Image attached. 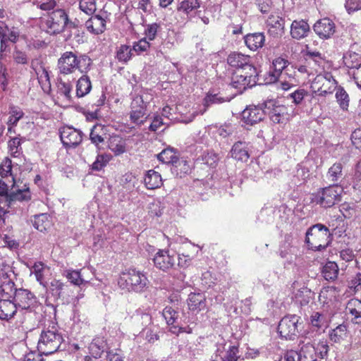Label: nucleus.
Returning a JSON list of instances; mask_svg holds the SVG:
<instances>
[{
	"label": "nucleus",
	"mask_w": 361,
	"mask_h": 361,
	"mask_svg": "<svg viewBox=\"0 0 361 361\" xmlns=\"http://www.w3.org/2000/svg\"><path fill=\"white\" fill-rule=\"evenodd\" d=\"M154 96L152 90L147 88H136L132 94L131 106L134 108H144L147 110L150 102L153 100Z\"/></svg>",
	"instance_id": "12"
},
{
	"label": "nucleus",
	"mask_w": 361,
	"mask_h": 361,
	"mask_svg": "<svg viewBox=\"0 0 361 361\" xmlns=\"http://www.w3.org/2000/svg\"><path fill=\"white\" fill-rule=\"evenodd\" d=\"M144 183L147 189L154 190L162 185L163 180L160 173L152 169L145 174Z\"/></svg>",
	"instance_id": "27"
},
{
	"label": "nucleus",
	"mask_w": 361,
	"mask_h": 361,
	"mask_svg": "<svg viewBox=\"0 0 361 361\" xmlns=\"http://www.w3.org/2000/svg\"><path fill=\"white\" fill-rule=\"evenodd\" d=\"M300 320V317L295 314L283 317L278 326V331L280 336L286 339H292L298 333Z\"/></svg>",
	"instance_id": "8"
},
{
	"label": "nucleus",
	"mask_w": 361,
	"mask_h": 361,
	"mask_svg": "<svg viewBox=\"0 0 361 361\" xmlns=\"http://www.w3.org/2000/svg\"><path fill=\"white\" fill-rule=\"evenodd\" d=\"M310 32V27L305 20H295L290 25V35L293 39H301L306 37Z\"/></svg>",
	"instance_id": "20"
},
{
	"label": "nucleus",
	"mask_w": 361,
	"mask_h": 361,
	"mask_svg": "<svg viewBox=\"0 0 361 361\" xmlns=\"http://www.w3.org/2000/svg\"><path fill=\"white\" fill-rule=\"evenodd\" d=\"M297 353L299 361H318L315 347L310 343L304 344Z\"/></svg>",
	"instance_id": "29"
},
{
	"label": "nucleus",
	"mask_w": 361,
	"mask_h": 361,
	"mask_svg": "<svg viewBox=\"0 0 361 361\" xmlns=\"http://www.w3.org/2000/svg\"><path fill=\"white\" fill-rule=\"evenodd\" d=\"M229 100L222 97L219 93L209 92L204 99V109L200 110V114H203L209 106L212 104H219Z\"/></svg>",
	"instance_id": "39"
},
{
	"label": "nucleus",
	"mask_w": 361,
	"mask_h": 361,
	"mask_svg": "<svg viewBox=\"0 0 361 361\" xmlns=\"http://www.w3.org/2000/svg\"><path fill=\"white\" fill-rule=\"evenodd\" d=\"M200 7L198 0H183L178 7L179 11H182L185 13H189L192 11Z\"/></svg>",
	"instance_id": "56"
},
{
	"label": "nucleus",
	"mask_w": 361,
	"mask_h": 361,
	"mask_svg": "<svg viewBox=\"0 0 361 361\" xmlns=\"http://www.w3.org/2000/svg\"><path fill=\"white\" fill-rule=\"evenodd\" d=\"M288 65V61L283 58L279 57L274 60L272 63L273 71L270 74V82L276 81L279 78H286L287 75L286 68Z\"/></svg>",
	"instance_id": "22"
},
{
	"label": "nucleus",
	"mask_w": 361,
	"mask_h": 361,
	"mask_svg": "<svg viewBox=\"0 0 361 361\" xmlns=\"http://www.w3.org/2000/svg\"><path fill=\"white\" fill-rule=\"evenodd\" d=\"M17 310L16 305L8 300H0V319L9 320L13 317Z\"/></svg>",
	"instance_id": "28"
},
{
	"label": "nucleus",
	"mask_w": 361,
	"mask_h": 361,
	"mask_svg": "<svg viewBox=\"0 0 361 361\" xmlns=\"http://www.w3.org/2000/svg\"><path fill=\"white\" fill-rule=\"evenodd\" d=\"M149 283L146 274L136 269H129L122 272L118 281L121 288L136 293L146 290Z\"/></svg>",
	"instance_id": "2"
},
{
	"label": "nucleus",
	"mask_w": 361,
	"mask_h": 361,
	"mask_svg": "<svg viewBox=\"0 0 361 361\" xmlns=\"http://www.w3.org/2000/svg\"><path fill=\"white\" fill-rule=\"evenodd\" d=\"M9 195L7 184L0 179V213L6 214L8 211V197Z\"/></svg>",
	"instance_id": "44"
},
{
	"label": "nucleus",
	"mask_w": 361,
	"mask_h": 361,
	"mask_svg": "<svg viewBox=\"0 0 361 361\" xmlns=\"http://www.w3.org/2000/svg\"><path fill=\"white\" fill-rule=\"evenodd\" d=\"M63 287L64 284L63 282L57 279H54L50 282L48 291L54 299L57 300L61 298Z\"/></svg>",
	"instance_id": "50"
},
{
	"label": "nucleus",
	"mask_w": 361,
	"mask_h": 361,
	"mask_svg": "<svg viewBox=\"0 0 361 361\" xmlns=\"http://www.w3.org/2000/svg\"><path fill=\"white\" fill-rule=\"evenodd\" d=\"M293 291L295 295V298L299 299L300 298L304 297V299L300 300L301 304H307L309 302V299L311 295V290L308 288L307 286L303 285L302 287L299 281H295L293 283Z\"/></svg>",
	"instance_id": "38"
},
{
	"label": "nucleus",
	"mask_w": 361,
	"mask_h": 361,
	"mask_svg": "<svg viewBox=\"0 0 361 361\" xmlns=\"http://www.w3.org/2000/svg\"><path fill=\"white\" fill-rule=\"evenodd\" d=\"M63 341V336L54 326L44 329L38 340L37 350L44 355H51L58 350Z\"/></svg>",
	"instance_id": "3"
},
{
	"label": "nucleus",
	"mask_w": 361,
	"mask_h": 361,
	"mask_svg": "<svg viewBox=\"0 0 361 361\" xmlns=\"http://www.w3.org/2000/svg\"><path fill=\"white\" fill-rule=\"evenodd\" d=\"M315 83H322L318 89L321 95H326L332 93L336 87V80L330 73H324L323 75H319L315 79Z\"/></svg>",
	"instance_id": "18"
},
{
	"label": "nucleus",
	"mask_w": 361,
	"mask_h": 361,
	"mask_svg": "<svg viewBox=\"0 0 361 361\" xmlns=\"http://www.w3.org/2000/svg\"><path fill=\"white\" fill-rule=\"evenodd\" d=\"M48 271V267L42 262H35L33 266L30 268L32 274L35 276L36 280L43 287H47V283L45 281L44 274Z\"/></svg>",
	"instance_id": "34"
},
{
	"label": "nucleus",
	"mask_w": 361,
	"mask_h": 361,
	"mask_svg": "<svg viewBox=\"0 0 361 361\" xmlns=\"http://www.w3.org/2000/svg\"><path fill=\"white\" fill-rule=\"evenodd\" d=\"M13 185L12 191L9 192L8 197V210L9 209H16L19 207V203L28 202L31 199V192L28 187L25 185L22 188H16L15 179L12 177Z\"/></svg>",
	"instance_id": "10"
},
{
	"label": "nucleus",
	"mask_w": 361,
	"mask_h": 361,
	"mask_svg": "<svg viewBox=\"0 0 361 361\" xmlns=\"http://www.w3.org/2000/svg\"><path fill=\"white\" fill-rule=\"evenodd\" d=\"M238 349L235 346H230L226 352H224V348H218L215 358H212V361H218L217 357L219 356L221 361H237Z\"/></svg>",
	"instance_id": "31"
},
{
	"label": "nucleus",
	"mask_w": 361,
	"mask_h": 361,
	"mask_svg": "<svg viewBox=\"0 0 361 361\" xmlns=\"http://www.w3.org/2000/svg\"><path fill=\"white\" fill-rule=\"evenodd\" d=\"M229 66L236 69L235 71H247V73L254 74L256 68L252 63L251 58L239 52H233L227 58Z\"/></svg>",
	"instance_id": "9"
},
{
	"label": "nucleus",
	"mask_w": 361,
	"mask_h": 361,
	"mask_svg": "<svg viewBox=\"0 0 361 361\" xmlns=\"http://www.w3.org/2000/svg\"><path fill=\"white\" fill-rule=\"evenodd\" d=\"M109 161V158L107 155L99 154L92 163V169L94 171H100L107 164Z\"/></svg>",
	"instance_id": "61"
},
{
	"label": "nucleus",
	"mask_w": 361,
	"mask_h": 361,
	"mask_svg": "<svg viewBox=\"0 0 361 361\" xmlns=\"http://www.w3.org/2000/svg\"><path fill=\"white\" fill-rule=\"evenodd\" d=\"M343 188L338 185H332L323 188L314 195L312 200L324 207H330L341 201Z\"/></svg>",
	"instance_id": "6"
},
{
	"label": "nucleus",
	"mask_w": 361,
	"mask_h": 361,
	"mask_svg": "<svg viewBox=\"0 0 361 361\" xmlns=\"http://www.w3.org/2000/svg\"><path fill=\"white\" fill-rule=\"evenodd\" d=\"M158 159L159 161L164 163H176V157L170 149H164L161 153L158 154Z\"/></svg>",
	"instance_id": "60"
},
{
	"label": "nucleus",
	"mask_w": 361,
	"mask_h": 361,
	"mask_svg": "<svg viewBox=\"0 0 361 361\" xmlns=\"http://www.w3.org/2000/svg\"><path fill=\"white\" fill-rule=\"evenodd\" d=\"M9 114L10 116L7 123L8 126H16L19 120L24 116L23 111L20 108L16 106L11 107Z\"/></svg>",
	"instance_id": "54"
},
{
	"label": "nucleus",
	"mask_w": 361,
	"mask_h": 361,
	"mask_svg": "<svg viewBox=\"0 0 361 361\" xmlns=\"http://www.w3.org/2000/svg\"><path fill=\"white\" fill-rule=\"evenodd\" d=\"M46 31L49 34H59L64 31L66 27H75V23L68 18L64 9L56 8L48 13L43 21Z\"/></svg>",
	"instance_id": "4"
},
{
	"label": "nucleus",
	"mask_w": 361,
	"mask_h": 361,
	"mask_svg": "<svg viewBox=\"0 0 361 361\" xmlns=\"http://www.w3.org/2000/svg\"><path fill=\"white\" fill-rule=\"evenodd\" d=\"M257 72L255 70V73H247V71H235L231 77V85L234 88L242 91L247 87H251L257 83Z\"/></svg>",
	"instance_id": "11"
},
{
	"label": "nucleus",
	"mask_w": 361,
	"mask_h": 361,
	"mask_svg": "<svg viewBox=\"0 0 361 361\" xmlns=\"http://www.w3.org/2000/svg\"><path fill=\"white\" fill-rule=\"evenodd\" d=\"M63 275L74 285L80 286L84 283L80 272L75 270H66Z\"/></svg>",
	"instance_id": "55"
},
{
	"label": "nucleus",
	"mask_w": 361,
	"mask_h": 361,
	"mask_svg": "<svg viewBox=\"0 0 361 361\" xmlns=\"http://www.w3.org/2000/svg\"><path fill=\"white\" fill-rule=\"evenodd\" d=\"M13 302L16 307L28 309L35 302V297L30 290L24 288L16 289Z\"/></svg>",
	"instance_id": "17"
},
{
	"label": "nucleus",
	"mask_w": 361,
	"mask_h": 361,
	"mask_svg": "<svg viewBox=\"0 0 361 361\" xmlns=\"http://www.w3.org/2000/svg\"><path fill=\"white\" fill-rule=\"evenodd\" d=\"M60 138L65 147H75L82 142V134L75 128L66 126L60 130Z\"/></svg>",
	"instance_id": "13"
},
{
	"label": "nucleus",
	"mask_w": 361,
	"mask_h": 361,
	"mask_svg": "<svg viewBox=\"0 0 361 361\" xmlns=\"http://www.w3.org/2000/svg\"><path fill=\"white\" fill-rule=\"evenodd\" d=\"M108 147L115 156H119L126 152V142L121 137L114 135L109 140Z\"/></svg>",
	"instance_id": "33"
},
{
	"label": "nucleus",
	"mask_w": 361,
	"mask_h": 361,
	"mask_svg": "<svg viewBox=\"0 0 361 361\" xmlns=\"http://www.w3.org/2000/svg\"><path fill=\"white\" fill-rule=\"evenodd\" d=\"M85 27L92 34H102L106 29V20L101 15L92 16L86 21Z\"/></svg>",
	"instance_id": "23"
},
{
	"label": "nucleus",
	"mask_w": 361,
	"mask_h": 361,
	"mask_svg": "<svg viewBox=\"0 0 361 361\" xmlns=\"http://www.w3.org/2000/svg\"><path fill=\"white\" fill-rule=\"evenodd\" d=\"M343 178V165L340 162L334 164L328 170L326 178L331 182L333 185L339 181Z\"/></svg>",
	"instance_id": "37"
},
{
	"label": "nucleus",
	"mask_w": 361,
	"mask_h": 361,
	"mask_svg": "<svg viewBox=\"0 0 361 361\" xmlns=\"http://www.w3.org/2000/svg\"><path fill=\"white\" fill-rule=\"evenodd\" d=\"M263 105L265 114L269 115L274 123H284L289 120L290 115L288 112V108L285 105L279 104L276 101L272 99L266 101Z\"/></svg>",
	"instance_id": "7"
},
{
	"label": "nucleus",
	"mask_w": 361,
	"mask_h": 361,
	"mask_svg": "<svg viewBox=\"0 0 361 361\" xmlns=\"http://www.w3.org/2000/svg\"><path fill=\"white\" fill-rule=\"evenodd\" d=\"M72 90V85L69 82H64L61 79H58L57 82V93L63 96L66 99H70L71 92Z\"/></svg>",
	"instance_id": "51"
},
{
	"label": "nucleus",
	"mask_w": 361,
	"mask_h": 361,
	"mask_svg": "<svg viewBox=\"0 0 361 361\" xmlns=\"http://www.w3.org/2000/svg\"><path fill=\"white\" fill-rule=\"evenodd\" d=\"M162 315L169 325H173L177 323L178 312L172 307H166L162 312Z\"/></svg>",
	"instance_id": "52"
},
{
	"label": "nucleus",
	"mask_w": 361,
	"mask_h": 361,
	"mask_svg": "<svg viewBox=\"0 0 361 361\" xmlns=\"http://www.w3.org/2000/svg\"><path fill=\"white\" fill-rule=\"evenodd\" d=\"M336 99L341 109L343 111L348 110L349 106L350 98L348 94L343 89L339 86L336 87Z\"/></svg>",
	"instance_id": "46"
},
{
	"label": "nucleus",
	"mask_w": 361,
	"mask_h": 361,
	"mask_svg": "<svg viewBox=\"0 0 361 361\" xmlns=\"http://www.w3.org/2000/svg\"><path fill=\"white\" fill-rule=\"evenodd\" d=\"M92 59L86 54L77 56L75 52L66 51L58 59L57 67L61 74L74 73L77 70L81 73H87L92 66Z\"/></svg>",
	"instance_id": "1"
},
{
	"label": "nucleus",
	"mask_w": 361,
	"mask_h": 361,
	"mask_svg": "<svg viewBox=\"0 0 361 361\" xmlns=\"http://www.w3.org/2000/svg\"><path fill=\"white\" fill-rule=\"evenodd\" d=\"M337 288L335 286L324 287L319 295V300L321 303L328 304L336 298Z\"/></svg>",
	"instance_id": "47"
},
{
	"label": "nucleus",
	"mask_w": 361,
	"mask_h": 361,
	"mask_svg": "<svg viewBox=\"0 0 361 361\" xmlns=\"http://www.w3.org/2000/svg\"><path fill=\"white\" fill-rule=\"evenodd\" d=\"M329 347L326 341H320L317 347H315V350H317V357L321 359H324L327 356L329 352Z\"/></svg>",
	"instance_id": "63"
},
{
	"label": "nucleus",
	"mask_w": 361,
	"mask_h": 361,
	"mask_svg": "<svg viewBox=\"0 0 361 361\" xmlns=\"http://www.w3.org/2000/svg\"><path fill=\"white\" fill-rule=\"evenodd\" d=\"M129 114L131 123L136 126H141L144 124L148 117L147 110H145L144 108L141 107L136 109L131 105Z\"/></svg>",
	"instance_id": "35"
},
{
	"label": "nucleus",
	"mask_w": 361,
	"mask_h": 361,
	"mask_svg": "<svg viewBox=\"0 0 361 361\" xmlns=\"http://www.w3.org/2000/svg\"><path fill=\"white\" fill-rule=\"evenodd\" d=\"M116 57L119 62L126 63L132 57L133 53L130 46L122 44L117 47Z\"/></svg>",
	"instance_id": "48"
},
{
	"label": "nucleus",
	"mask_w": 361,
	"mask_h": 361,
	"mask_svg": "<svg viewBox=\"0 0 361 361\" xmlns=\"http://www.w3.org/2000/svg\"><path fill=\"white\" fill-rule=\"evenodd\" d=\"M149 42L147 40V38H142L138 42H135L133 46V52H135L140 54L144 51H146L149 48Z\"/></svg>",
	"instance_id": "62"
},
{
	"label": "nucleus",
	"mask_w": 361,
	"mask_h": 361,
	"mask_svg": "<svg viewBox=\"0 0 361 361\" xmlns=\"http://www.w3.org/2000/svg\"><path fill=\"white\" fill-rule=\"evenodd\" d=\"M79 7L85 13L91 15L96 11L95 0H80Z\"/></svg>",
	"instance_id": "58"
},
{
	"label": "nucleus",
	"mask_w": 361,
	"mask_h": 361,
	"mask_svg": "<svg viewBox=\"0 0 361 361\" xmlns=\"http://www.w3.org/2000/svg\"><path fill=\"white\" fill-rule=\"evenodd\" d=\"M12 167L11 159L8 157L4 158L0 164V176L1 178H6L12 176Z\"/></svg>",
	"instance_id": "57"
},
{
	"label": "nucleus",
	"mask_w": 361,
	"mask_h": 361,
	"mask_svg": "<svg viewBox=\"0 0 361 361\" xmlns=\"http://www.w3.org/2000/svg\"><path fill=\"white\" fill-rule=\"evenodd\" d=\"M188 305L190 311L199 312L206 309V296L202 293H191L188 295Z\"/></svg>",
	"instance_id": "21"
},
{
	"label": "nucleus",
	"mask_w": 361,
	"mask_h": 361,
	"mask_svg": "<svg viewBox=\"0 0 361 361\" xmlns=\"http://www.w3.org/2000/svg\"><path fill=\"white\" fill-rule=\"evenodd\" d=\"M33 226L38 231L43 232L50 226L49 216L46 214L35 216Z\"/></svg>",
	"instance_id": "49"
},
{
	"label": "nucleus",
	"mask_w": 361,
	"mask_h": 361,
	"mask_svg": "<svg viewBox=\"0 0 361 361\" xmlns=\"http://www.w3.org/2000/svg\"><path fill=\"white\" fill-rule=\"evenodd\" d=\"M264 106H249L242 112L243 121L249 125H254L261 121L265 115Z\"/></svg>",
	"instance_id": "15"
},
{
	"label": "nucleus",
	"mask_w": 361,
	"mask_h": 361,
	"mask_svg": "<svg viewBox=\"0 0 361 361\" xmlns=\"http://www.w3.org/2000/svg\"><path fill=\"white\" fill-rule=\"evenodd\" d=\"M160 30V25L157 23L148 24L145 27V34L149 40H154L158 31Z\"/></svg>",
	"instance_id": "59"
},
{
	"label": "nucleus",
	"mask_w": 361,
	"mask_h": 361,
	"mask_svg": "<svg viewBox=\"0 0 361 361\" xmlns=\"http://www.w3.org/2000/svg\"><path fill=\"white\" fill-rule=\"evenodd\" d=\"M313 30L321 39H329L335 33L336 26L331 19L324 18L314 23Z\"/></svg>",
	"instance_id": "14"
},
{
	"label": "nucleus",
	"mask_w": 361,
	"mask_h": 361,
	"mask_svg": "<svg viewBox=\"0 0 361 361\" xmlns=\"http://www.w3.org/2000/svg\"><path fill=\"white\" fill-rule=\"evenodd\" d=\"M308 95L307 91L304 89L298 88L293 92L288 94L286 96L287 99H292V102L295 105H299L302 103L304 98Z\"/></svg>",
	"instance_id": "53"
},
{
	"label": "nucleus",
	"mask_w": 361,
	"mask_h": 361,
	"mask_svg": "<svg viewBox=\"0 0 361 361\" xmlns=\"http://www.w3.org/2000/svg\"><path fill=\"white\" fill-rule=\"evenodd\" d=\"M92 89V84L90 78L87 75H82L78 80L76 85V94L82 97L87 94Z\"/></svg>",
	"instance_id": "36"
},
{
	"label": "nucleus",
	"mask_w": 361,
	"mask_h": 361,
	"mask_svg": "<svg viewBox=\"0 0 361 361\" xmlns=\"http://www.w3.org/2000/svg\"><path fill=\"white\" fill-rule=\"evenodd\" d=\"M154 266L163 271L173 268L176 263L173 255H170L168 250H159L153 258Z\"/></svg>",
	"instance_id": "16"
},
{
	"label": "nucleus",
	"mask_w": 361,
	"mask_h": 361,
	"mask_svg": "<svg viewBox=\"0 0 361 361\" xmlns=\"http://www.w3.org/2000/svg\"><path fill=\"white\" fill-rule=\"evenodd\" d=\"M329 229L324 225L317 224L306 232L305 242L312 249L322 250L328 245Z\"/></svg>",
	"instance_id": "5"
},
{
	"label": "nucleus",
	"mask_w": 361,
	"mask_h": 361,
	"mask_svg": "<svg viewBox=\"0 0 361 361\" xmlns=\"http://www.w3.org/2000/svg\"><path fill=\"white\" fill-rule=\"evenodd\" d=\"M231 156L237 161H247L250 158L248 144L241 141L235 142L231 148Z\"/></svg>",
	"instance_id": "24"
},
{
	"label": "nucleus",
	"mask_w": 361,
	"mask_h": 361,
	"mask_svg": "<svg viewBox=\"0 0 361 361\" xmlns=\"http://www.w3.org/2000/svg\"><path fill=\"white\" fill-rule=\"evenodd\" d=\"M345 8L350 14L361 10V0H345Z\"/></svg>",
	"instance_id": "64"
},
{
	"label": "nucleus",
	"mask_w": 361,
	"mask_h": 361,
	"mask_svg": "<svg viewBox=\"0 0 361 361\" xmlns=\"http://www.w3.org/2000/svg\"><path fill=\"white\" fill-rule=\"evenodd\" d=\"M265 40V37L262 32L248 34L245 37V42L251 50H257L261 48Z\"/></svg>",
	"instance_id": "32"
},
{
	"label": "nucleus",
	"mask_w": 361,
	"mask_h": 361,
	"mask_svg": "<svg viewBox=\"0 0 361 361\" xmlns=\"http://www.w3.org/2000/svg\"><path fill=\"white\" fill-rule=\"evenodd\" d=\"M106 346V342L103 337H96L88 345L89 353L94 358L101 357Z\"/></svg>",
	"instance_id": "26"
},
{
	"label": "nucleus",
	"mask_w": 361,
	"mask_h": 361,
	"mask_svg": "<svg viewBox=\"0 0 361 361\" xmlns=\"http://www.w3.org/2000/svg\"><path fill=\"white\" fill-rule=\"evenodd\" d=\"M106 133V128L102 124H96L91 129L90 138L91 142L97 145L104 142V136Z\"/></svg>",
	"instance_id": "40"
},
{
	"label": "nucleus",
	"mask_w": 361,
	"mask_h": 361,
	"mask_svg": "<svg viewBox=\"0 0 361 361\" xmlns=\"http://www.w3.org/2000/svg\"><path fill=\"white\" fill-rule=\"evenodd\" d=\"M347 337V327L344 324H340L329 332L331 341L339 343Z\"/></svg>",
	"instance_id": "43"
},
{
	"label": "nucleus",
	"mask_w": 361,
	"mask_h": 361,
	"mask_svg": "<svg viewBox=\"0 0 361 361\" xmlns=\"http://www.w3.org/2000/svg\"><path fill=\"white\" fill-rule=\"evenodd\" d=\"M310 322L312 328L320 331H324L329 325L326 315L319 312H312L310 317Z\"/></svg>",
	"instance_id": "30"
},
{
	"label": "nucleus",
	"mask_w": 361,
	"mask_h": 361,
	"mask_svg": "<svg viewBox=\"0 0 361 361\" xmlns=\"http://www.w3.org/2000/svg\"><path fill=\"white\" fill-rule=\"evenodd\" d=\"M338 267L334 262H328L323 267L322 274L327 281H334L338 275Z\"/></svg>",
	"instance_id": "42"
},
{
	"label": "nucleus",
	"mask_w": 361,
	"mask_h": 361,
	"mask_svg": "<svg viewBox=\"0 0 361 361\" xmlns=\"http://www.w3.org/2000/svg\"><path fill=\"white\" fill-rule=\"evenodd\" d=\"M343 61L348 68L355 71L361 66L360 57L355 52L346 53L343 57Z\"/></svg>",
	"instance_id": "45"
},
{
	"label": "nucleus",
	"mask_w": 361,
	"mask_h": 361,
	"mask_svg": "<svg viewBox=\"0 0 361 361\" xmlns=\"http://www.w3.org/2000/svg\"><path fill=\"white\" fill-rule=\"evenodd\" d=\"M269 33L278 37L284 33L285 20L279 16L271 15L267 20Z\"/></svg>",
	"instance_id": "19"
},
{
	"label": "nucleus",
	"mask_w": 361,
	"mask_h": 361,
	"mask_svg": "<svg viewBox=\"0 0 361 361\" xmlns=\"http://www.w3.org/2000/svg\"><path fill=\"white\" fill-rule=\"evenodd\" d=\"M346 313L350 314L351 321L355 324H361V301L351 299L345 307Z\"/></svg>",
	"instance_id": "25"
},
{
	"label": "nucleus",
	"mask_w": 361,
	"mask_h": 361,
	"mask_svg": "<svg viewBox=\"0 0 361 361\" xmlns=\"http://www.w3.org/2000/svg\"><path fill=\"white\" fill-rule=\"evenodd\" d=\"M37 79L41 87L45 92L51 90V83L49 80V75L47 70L44 66H40L36 70Z\"/></svg>",
	"instance_id": "41"
}]
</instances>
